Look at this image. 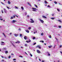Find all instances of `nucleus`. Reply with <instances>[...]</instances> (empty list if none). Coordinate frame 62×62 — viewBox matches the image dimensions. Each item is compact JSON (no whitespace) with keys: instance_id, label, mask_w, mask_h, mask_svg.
Masks as SVG:
<instances>
[{"instance_id":"1","label":"nucleus","mask_w":62,"mask_h":62,"mask_svg":"<svg viewBox=\"0 0 62 62\" xmlns=\"http://www.w3.org/2000/svg\"><path fill=\"white\" fill-rule=\"evenodd\" d=\"M32 9H33V10H32V11H37V10H37V8H32Z\"/></svg>"},{"instance_id":"2","label":"nucleus","mask_w":62,"mask_h":62,"mask_svg":"<svg viewBox=\"0 0 62 62\" xmlns=\"http://www.w3.org/2000/svg\"><path fill=\"white\" fill-rule=\"evenodd\" d=\"M30 20L31 21L30 22V23H34V21L33 20V19H31Z\"/></svg>"},{"instance_id":"3","label":"nucleus","mask_w":62,"mask_h":62,"mask_svg":"<svg viewBox=\"0 0 62 62\" xmlns=\"http://www.w3.org/2000/svg\"><path fill=\"white\" fill-rule=\"evenodd\" d=\"M39 19L40 22L42 23H44V21H43V20L40 19Z\"/></svg>"},{"instance_id":"4","label":"nucleus","mask_w":62,"mask_h":62,"mask_svg":"<svg viewBox=\"0 0 62 62\" xmlns=\"http://www.w3.org/2000/svg\"><path fill=\"white\" fill-rule=\"evenodd\" d=\"M17 22V21L16 20H13L11 22V23H15V22Z\"/></svg>"},{"instance_id":"5","label":"nucleus","mask_w":62,"mask_h":62,"mask_svg":"<svg viewBox=\"0 0 62 62\" xmlns=\"http://www.w3.org/2000/svg\"><path fill=\"white\" fill-rule=\"evenodd\" d=\"M39 48V49H41V47L39 46L38 45L37 46H36V48Z\"/></svg>"},{"instance_id":"6","label":"nucleus","mask_w":62,"mask_h":62,"mask_svg":"<svg viewBox=\"0 0 62 62\" xmlns=\"http://www.w3.org/2000/svg\"><path fill=\"white\" fill-rule=\"evenodd\" d=\"M42 17L43 18H44V19H47V17L44 16H42Z\"/></svg>"},{"instance_id":"7","label":"nucleus","mask_w":62,"mask_h":62,"mask_svg":"<svg viewBox=\"0 0 62 62\" xmlns=\"http://www.w3.org/2000/svg\"><path fill=\"white\" fill-rule=\"evenodd\" d=\"M37 53H39V54H40V51H39V50H37Z\"/></svg>"},{"instance_id":"8","label":"nucleus","mask_w":62,"mask_h":62,"mask_svg":"<svg viewBox=\"0 0 62 62\" xmlns=\"http://www.w3.org/2000/svg\"><path fill=\"white\" fill-rule=\"evenodd\" d=\"M4 12H5V13H7V10H6V9H5V8H4Z\"/></svg>"},{"instance_id":"9","label":"nucleus","mask_w":62,"mask_h":62,"mask_svg":"<svg viewBox=\"0 0 62 62\" xmlns=\"http://www.w3.org/2000/svg\"><path fill=\"white\" fill-rule=\"evenodd\" d=\"M14 35L15 37H17L18 36V34H14Z\"/></svg>"},{"instance_id":"10","label":"nucleus","mask_w":62,"mask_h":62,"mask_svg":"<svg viewBox=\"0 0 62 62\" xmlns=\"http://www.w3.org/2000/svg\"><path fill=\"white\" fill-rule=\"evenodd\" d=\"M25 31H26L27 33H29V31L28 30H26Z\"/></svg>"},{"instance_id":"11","label":"nucleus","mask_w":62,"mask_h":62,"mask_svg":"<svg viewBox=\"0 0 62 62\" xmlns=\"http://www.w3.org/2000/svg\"><path fill=\"white\" fill-rule=\"evenodd\" d=\"M27 37L26 36H25L24 37V39L25 40H26V38Z\"/></svg>"},{"instance_id":"12","label":"nucleus","mask_w":62,"mask_h":62,"mask_svg":"<svg viewBox=\"0 0 62 62\" xmlns=\"http://www.w3.org/2000/svg\"><path fill=\"white\" fill-rule=\"evenodd\" d=\"M8 4H9V5H10V2L9 1H8Z\"/></svg>"},{"instance_id":"13","label":"nucleus","mask_w":62,"mask_h":62,"mask_svg":"<svg viewBox=\"0 0 62 62\" xmlns=\"http://www.w3.org/2000/svg\"><path fill=\"white\" fill-rule=\"evenodd\" d=\"M20 41H17V42H16V43H20Z\"/></svg>"},{"instance_id":"14","label":"nucleus","mask_w":62,"mask_h":62,"mask_svg":"<svg viewBox=\"0 0 62 62\" xmlns=\"http://www.w3.org/2000/svg\"><path fill=\"white\" fill-rule=\"evenodd\" d=\"M40 42H42V43H43L44 42V41L42 40H40Z\"/></svg>"},{"instance_id":"15","label":"nucleus","mask_w":62,"mask_h":62,"mask_svg":"<svg viewBox=\"0 0 62 62\" xmlns=\"http://www.w3.org/2000/svg\"><path fill=\"white\" fill-rule=\"evenodd\" d=\"M51 19H52V20H54L55 18L54 17H52L51 18Z\"/></svg>"},{"instance_id":"16","label":"nucleus","mask_w":62,"mask_h":62,"mask_svg":"<svg viewBox=\"0 0 62 62\" xmlns=\"http://www.w3.org/2000/svg\"><path fill=\"white\" fill-rule=\"evenodd\" d=\"M31 28V27H30L28 28V29L29 30H30Z\"/></svg>"},{"instance_id":"17","label":"nucleus","mask_w":62,"mask_h":62,"mask_svg":"<svg viewBox=\"0 0 62 62\" xmlns=\"http://www.w3.org/2000/svg\"><path fill=\"white\" fill-rule=\"evenodd\" d=\"M49 38H52V37L51 36V35H49Z\"/></svg>"},{"instance_id":"18","label":"nucleus","mask_w":62,"mask_h":62,"mask_svg":"<svg viewBox=\"0 0 62 62\" xmlns=\"http://www.w3.org/2000/svg\"><path fill=\"white\" fill-rule=\"evenodd\" d=\"M52 47V46H48V47L49 48H51Z\"/></svg>"},{"instance_id":"19","label":"nucleus","mask_w":62,"mask_h":62,"mask_svg":"<svg viewBox=\"0 0 62 62\" xmlns=\"http://www.w3.org/2000/svg\"><path fill=\"white\" fill-rule=\"evenodd\" d=\"M45 4H47V1H46V0H45Z\"/></svg>"},{"instance_id":"20","label":"nucleus","mask_w":62,"mask_h":62,"mask_svg":"<svg viewBox=\"0 0 62 62\" xmlns=\"http://www.w3.org/2000/svg\"><path fill=\"white\" fill-rule=\"evenodd\" d=\"M54 3L55 4H57V2L56 1H54Z\"/></svg>"},{"instance_id":"21","label":"nucleus","mask_w":62,"mask_h":62,"mask_svg":"<svg viewBox=\"0 0 62 62\" xmlns=\"http://www.w3.org/2000/svg\"><path fill=\"white\" fill-rule=\"evenodd\" d=\"M21 8L22 9V10H23L24 9L23 8V7H21Z\"/></svg>"},{"instance_id":"22","label":"nucleus","mask_w":62,"mask_h":62,"mask_svg":"<svg viewBox=\"0 0 62 62\" xmlns=\"http://www.w3.org/2000/svg\"><path fill=\"white\" fill-rule=\"evenodd\" d=\"M34 6L36 7V8H38V6H37V5L35 4Z\"/></svg>"},{"instance_id":"23","label":"nucleus","mask_w":62,"mask_h":62,"mask_svg":"<svg viewBox=\"0 0 62 62\" xmlns=\"http://www.w3.org/2000/svg\"><path fill=\"white\" fill-rule=\"evenodd\" d=\"M5 54H8V51H5Z\"/></svg>"},{"instance_id":"24","label":"nucleus","mask_w":62,"mask_h":62,"mask_svg":"<svg viewBox=\"0 0 62 62\" xmlns=\"http://www.w3.org/2000/svg\"><path fill=\"white\" fill-rule=\"evenodd\" d=\"M48 53V56H50V53Z\"/></svg>"},{"instance_id":"25","label":"nucleus","mask_w":62,"mask_h":62,"mask_svg":"<svg viewBox=\"0 0 62 62\" xmlns=\"http://www.w3.org/2000/svg\"><path fill=\"white\" fill-rule=\"evenodd\" d=\"M57 9V11H58L59 12L60 11V10H59V9Z\"/></svg>"},{"instance_id":"26","label":"nucleus","mask_w":62,"mask_h":62,"mask_svg":"<svg viewBox=\"0 0 62 62\" xmlns=\"http://www.w3.org/2000/svg\"><path fill=\"white\" fill-rule=\"evenodd\" d=\"M58 21H59V22H60V23H61V20H58Z\"/></svg>"},{"instance_id":"27","label":"nucleus","mask_w":62,"mask_h":62,"mask_svg":"<svg viewBox=\"0 0 62 62\" xmlns=\"http://www.w3.org/2000/svg\"><path fill=\"white\" fill-rule=\"evenodd\" d=\"M15 8H16V9H18V8L17 7H16V6H15Z\"/></svg>"},{"instance_id":"28","label":"nucleus","mask_w":62,"mask_h":62,"mask_svg":"<svg viewBox=\"0 0 62 62\" xmlns=\"http://www.w3.org/2000/svg\"><path fill=\"white\" fill-rule=\"evenodd\" d=\"M10 19H13V16H12L11 18H10Z\"/></svg>"},{"instance_id":"29","label":"nucleus","mask_w":62,"mask_h":62,"mask_svg":"<svg viewBox=\"0 0 62 62\" xmlns=\"http://www.w3.org/2000/svg\"><path fill=\"white\" fill-rule=\"evenodd\" d=\"M31 40H29V41H28V42H31Z\"/></svg>"},{"instance_id":"30","label":"nucleus","mask_w":62,"mask_h":62,"mask_svg":"<svg viewBox=\"0 0 62 62\" xmlns=\"http://www.w3.org/2000/svg\"><path fill=\"white\" fill-rule=\"evenodd\" d=\"M36 39V38H35V37H33V39Z\"/></svg>"},{"instance_id":"31","label":"nucleus","mask_w":62,"mask_h":62,"mask_svg":"<svg viewBox=\"0 0 62 62\" xmlns=\"http://www.w3.org/2000/svg\"><path fill=\"white\" fill-rule=\"evenodd\" d=\"M11 57V56H10V55H9L8 56V58H10Z\"/></svg>"},{"instance_id":"32","label":"nucleus","mask_w":62,"mask_h":62,"mask_svg":"<svg viewBox=\"0 0 62 62\" xmlns=\"http://www.w3.org/2000/svg\"><path fill=\"white\" fill-rule=\"evenodd\" d=\"M6 7L8 9H9V8L8 6H6Z\"/></svg>"},{"instance_id":"33","label":"nucleus","mask_w":62,"mask_h":62,"mask_svg":"<svg viewBox=\"0 0 62 62\" xmlns=\"http://www.w3.org/2000/svg\"><path fill=\"white\" fill-rule=\"evenodd\" d=\"M20 37H22V34H20Z\"/></svg>"},{"instance_id":"34","label":"nucleus","mask_w":62,"mask_h":62,"mask_svg":"<svg viewBox=\"0 0 62 62\" xmlns=\"http://www.w3.org/2000/svg\"><path fill=\"white\" fill-rule=\"evenodd\" d=\"M0 20L1 21H3V18H0Z\"/></svg>"},{"instance_id":"35","label":"nucleus","mask_w":62,"mask_h":62,"mask_svg":"<svg viewBox=\"0 0 62 62\" xmlns=\"http://www.w3.org/2000/svg\"><path fill=\"white\" fill-rule=\"evenodd\" d=\"M27 3H28V5H29L30 4V3L28 2Z\"/></svg>"},{"instance_id":"36","label":"nucleus","mask_w":62,"mask_h":62,"mask_svg":"<svg viewBox=\"0 0 62 62\" xmlns=\"http://www.w3.org/2000/svg\"><path fill=\"white\" fill-rule=\"evenodd\" d=\"M11 43L13 45V46H14V47H15V46L14 45V44H13V43H12V42H11Z\"/></svg>"},{"instance_id":"37","label":"nucleus","mask_w":62,"mask_h":62,"mask_svg":"<svg viewBox=\"0 0 62 62\" xmlns=\"http://www.w3.org/2000/svg\"><path fill=\"white\" fill-rule=\"evenodd\" d=\"M30 54L31 55V56L32 57V56H33V55H32L31 54Z\"/></svg>"},{"instance_id":"38","label":"nucleus","mask_w":62,"mask_h":62,"mask_svg":"<svg viewBox=\"0 0 62 62\" xmlns=\"http://www.w3.org/2000/svg\"><path fill=\"white\" fill-rule=\"evenodd\" d=\"M43 33H42L41 34V36H43Z\"/></svg>"},{"instance_id":"39","label":"nucleus","mask_w":62,"mask_h":62,"mask_svg":"<svg viewBox=\"0 0 62 62\" xmlns=\"http://www.w3.org/2000/svg\"><path fill=\"white\" fill-rule=\"evenodd\" d=\"M58 27L59 28H61V26H59Z\"/></svg>"},{"instance_id":"40","label":"nucleus","mask_w":62,"mask_h":62,"mask_svg":"<svg viewBox=\"0 0 62 62\" xmlns=\"http://www.w3.org/2000/svg\"><path fill=\"white\" fill-rule=\"evenodd\" d=\"M1 61H2V62H4V60H1Z\"/></svg>"},{"instance_id":"41","label":"nucleus","mask_w":62,"mask_h":62,"mask_svg":"<svg viewBox=\"0 0 62 62\" xmlns=\"http://www.w3.org/2000/svg\"><path fill=\"white\" fill-rule=\"evenodd\" d=\"M1 12L2 13H4V12H3V10H1Z\"/></svg>"},{"instance_id":"42","label":"nucleus","mask_w":62,"mask_h":62,"mask_svg":"<svg viewBox=\"0 0 62 62\" xmlns=\"http://www.w3.org/2000/svg\"><path fill=\"white\" fill-rule=\"evenodd\" d=\"M61 47H62V46H60L59 47L60 48Z\"/></svg>"},{"instance_id":"43","label":"nucleus","mask_w":62,"mask_h":62,"mask_svg":"<svg viewBox=\"0 0 62 62\" xmlns=\"http://www.w3.org/2000/svg\"><path fill=\"white\" fill-rule=\"evenodd\" d=\"M25 13V15H27V13H26V12Z\"/></svg>"},{"instance_id":"44","label":"nucleus","mask_w":62,"mask_h":62,"mask_svg":"<svg viewBox=\"0 0 62 62\" xmlns=\"http://www.w3.org/2000/svg\"><path fill=\"white\" fill-rule=\"evenodd\" d=\"M11 55H14V54L12 53L11 54Z\"/></svg>"},{"instance_id":"45","label":"nucleus","mask_w":62,"mask_h":62,"mask_svg":"<svg viewBox=\"0 0 62 62\" xmlns=\"http://www.w3.org/2000/svg\"><path fill=\"white\" fill-rule=\"evenodd\" d=\"M25 46H27V44H25Z\"/></svg>"},{"instance_id":"46","label":"nucleus","mask_w":62,"mask_h":62,"mask_svg":"<svg viewBox=\"0 0 62 62\" xmlns=\"http://www.w3.org/2000/svg\"><path fill=\"white\" fill-rule=\"evenodd\" d=\"M19 57H22H22H23L22 56H19Z\"/></svg>"},{"instance_id":"47","label":"nucleus","mask_w":62,"mask_h":62,"mask_svg":"<svg viewBox=\"0 0 62 62\" xmlns=\"http://www.w3.org/2000/svg\"><path fill=\"white\" fill-rule=\"evenodd\" d=\"M13 60L14 61V60H16V59H13Z\"/></svg>"},{"instance_id":"48","label":"nucleus","mask_w":62,"mask_h":62,"mask_svg":"<svg viewBox=\"0 0 62 62\" xmlns=\"http://www.w3.org/2000/svg\"><path fill=\"white\" fill-rule=\"evenodd\" d=\"M15 17V16H13V18H14Z\"/></svg>"},{"instance_id":"49","label":"nucleus","mask_w":62,"mask_h":62,"mask_svg":"<svg viewBox=\"0 0 62 62\" xmlns=\"http://www.w3.org/2000/svg\"><path fill=\"white\" fill-rule=\"evenodd\" d=\"M29 5H30V7H32V6H31V4H30Z\"/></svg>"},{"instance_id":"50","label":"nucleus","mask_w":62,"mask_h":62,"mask_svg":"<svg viewBox=\"0 0 62 62\" xmlns=\"http://www.w3.org/2000/svg\"><path fill=\"white\" fill-rule=\"evenodd\" d=\"M25 53L26 54H27V55H28V54H27V53H26V52H25Z\"/></svg>"},{"instance_id":"51","label":"nucleus","mask_w":62,"mask_h":62,"mask_svg":"<svg viewBox=\"0 0 62 62\" xmlns=\"http://www.w3.org/2000/svg\"><path fill=\"white\" fill-rule=\"evenodd\" d=\"M47 7H49V8H50V6L49 5H48Z\"/></svg>"},{"instance_id":"52","label":"nucleus","mask_w":62,"mask_h":62,"mask_svg":"<svg viewBox=\"0 0 62 62\" xmlns=\"http://www.w3.org/2000/svg\"><path fill=\"white\" fill-rule=\"evenodd\" d=\"M52 16H54V14H52Z\"/></svg>"},{"instance_id":"53","label":"nucleus","mask_w":62,"mask_h":62,"mask_svg":"<svg viewBox=\"0 0 62 62\" xmlns=\"http://www.w3.org/2000/svg\"><path fill=\"white\" fill-rule=\"evenodd\" d=\"M55 39H56L57 40H58L57 39V38H56V37H55Z\"/></svg>"},{"instance_id":"54","label":"nucleus","mask_w":62,"mask_h":62,"mask_svg":"<svg viewBox=\"0 0 62 62\" xmlns=\"http://www.w3.org/2000/svg\"><path fill=\"white\" fill-rule=\"evenodd\" d=\"M36 44V43H34L33 45H35Z\"/></svg>"},{"instance_id":"55","label":"nucleus","mask_w":62,"mask_h":62,"mask_svg":"<svg viewBox=\"0 0 62 62\" xmlns=\"http://www.w3.org/2000/svg\"><path fill=\"white\" fill-rule=\"evenodd\" d=\"M3 33V35H4V36L5 35V34H4V33Z\"/></svg>"},{"instance_id":"56","label":"nucleus","mask_w":62,"mask_h":62,"mask_svg":"<svg viewBox=\"0 0 62 62\" xmlns=\"http://www.w3.org/2000/svg\"><path fill=\"white\" fill-rule=\"evenodd\" d=\"M3 33V35H4V36L5 35V34H4V33Z\"/></svg>"},{"instance_id":"57","label":"nucleus","mask_w":62,"mask_h":62,"mask_svg":"<svg viewBox=\"0 0 62 62\" xmlns=\"http://www.w3.org/2000/svg\"><path fill=\"white\" fill-rule=\"evenodd\" d=\"M39 61H41V60H40V59H39Z\"/></svg>"},{"instance_id":"58","label":"nucleus","mask_w":62,"mask_h":62,"mask_svg":"<svg viewBox=\"0 0 62 62\" xmlns=\"http://www.w3.org/2000/svg\"><path fill=\"white\" fill-rule=\"evenodd\" d=\"M1 43H4V42H1Z\"/></svg>"},{"instance_id":"59","label":"nucleus","mask_w":62,"mask_h":62,"mask_svg":"<svg viewBox=\"0 0 62 62\" xmlns=\"http://www.w3.org/2000/svg\"><path fill=\"white\" fill-rule=\"evenodd\" d=\"M1 57L2 58H4V57L3 56H1Z\"/></svg>"},{"instance_id":"60","label":"nucleus","mask_w":62,"mask_h":62,"mask_svg":"<svg viewBox=\"0 0 62 62\" xmlns=\"http://www.w3.org/2000/svg\"><path fill=\"white\" fill-rule=\"evenodd\" d=\"M26 42H27V43H28V41H27H27H26Z\"/></svg>"},{"instance_id":"61","label":"nucleus","mask_w":62,"mask_h":62,"mask_svg":"<svg viewBox=\"0 0 62 62\" xmlns=\"http://www.w3.org/2000/svg\"><path fill=\"white\" fill-rule=\"evenodd\" d=\"M42 62H44V61L42 60Z\"/></svg>"},{"instance_id":"62","label":"nucleus","mask_w":62,"mask_h":62,"mask_svg":"<svg viewBox=\"0 0 62 62\" xmlns=\"http://www.w3.org/2000/svg\"><path fill=\"white\" fill-rule=\"evenodd\" d=\"M11 34H12V33L11 32L9 34L10 35H11Z\"/></svg>"},{"instance_id":"63","label":"nucleus","mask_w":62,"mask_h":62,"mask_svg":"<svg viewBox=\"0 0 62 62\" xmlns=\"http://www.w3.org/2000/svg\"><path fill=\"white\" fill-rule=\"evenodd\" d=\"M27 17H29V15H28L27 16Z\"/></svg>"},{"instance_id":"64","label":"nucleus","mask_w":62,"mask_h":62,"mask_svg":"<svg viewBox=\"0 0 62 62\" xmlns=\"http://www.w3.org/2000/svg\"><path fill=\"white\" fill-rule=\"evenodd\" d=\"M3 49H4V50H6V48H3Z\"/></svg>"}]
</instances>
